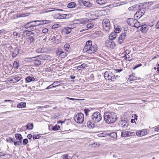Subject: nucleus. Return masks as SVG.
Masks as SVG:
<instances>
[{
  "label": "nucleus",
  "instance_id": "nucleus-62",
  "mask_svg": "<svg viewBox=\"0 0 159 159\" xmlns=\"http://www.w3.org/2000/svg\"><path fill=\"white\" fill-rule=\"evenodd\" d=\"M129 55H128V57L126 56V57L125 58V59L126 60L130 61L131 60L130 59V57H129Z\"/></svg>",
  "mask_w": 159,
  "mask_h": 159
},
{
  "label": "nucleus",
  "instance_id": "nucleus-43",
  "mask_svg": "<svg viewBox=\"0 0 159 159\" xmlns=\"http://www.w3.org/2000/svg\"><path fill=\"white\" fill-rule=\"evenodd\" d=\"M135 135V133L131 131H128L127 137H129Z\"/></svg>",
  "mask_w": 159,
  "mask_h": 159
},
{
  "label": "nucleus",
  "instance_id": "nucleus-55",
  "mask_svg": "<svg viewBox=\"0 0 159 159\" xmlns=\"http://www.w3.org/2000/svg\"><path fill=\"white\" fill-rule=\"evenodd\" d=\"M48 29L47 28H44L42 30V32L43 33L46 34L48 32Z\"/></svg>",
  "mask_w": 159,
  "mask_h": 159
},
{
  "label": "nucleus",
  "instance_id": "nucleus-6",
  "mask_svg": "<svg viewBox=\"0 0 159 159\" xmlns=\"http://www.w3.org/2000/svg\"><path fill=\"white\" fill-rule=\"evenodd\" d=\"M129 123L127 120H121L119 122V126L121 127L122 129H126L127 128Z\"/></svg>",
  "mask_w": 159,
  "mask_h": 159
},
{
  "label": "nucleus",
  "instance_id": "nucleus-49",
  "mask_svg": "<svg viewBox=\"0 0 159 159\" xmlns=\"http://www.w3.org/2000/svg\"><path fill=\"white\" fill-rule=\"evenodd\" d=\"M93 26V23H90L88 24L87 25V27L88 28H91Z\"/></svg>",
  "mask_w": 159,
  "mask_h": 159
},
{
  "label": "nucleus",
  "instance_id": "nucleus-8",
  "mask_svg": "<svg viewBox=\"0 0 159 159\" xmlns=\"http://www.w3.org/2000/svg\"><path fill=\"white\" fill-rule=\"evenodd\" d=\"M92 44V41L89 40L87 41L83 49V52H87V53H88L89 51Z\"/></svg>",
  "mask_w": 159,
  "mask_h": 159
},
{
  "label": "nucleus",
  "instance_id": "nucleus-3",
  "mask_svg": "<svg viewBox=\"0 0 159 159\" xmlns=\"http://www.w3.org/2000/svg\"><path fill=\"white\" fill-rule=\"evenodd\" d=\"M104 119L106 123L111 124L114 123L117 120V117L115 112H108L104 113Z\"/></svg>",
  "mask_w": 159,
  "mask_h": 159
},
{
  "label": "nucleus",
  "instance_id": "nucleus-51",
  "mask_svg": "<svg viewBox=\"0 0 159 159\" xmlns=\"http://www.w3.org/2000/svg\"><path fill=\"white\" fill-rule=\"evenodd\" d=\"M71 16V15L70 14H65V19H68Z\"/></svg>",
  "mask_w": 159,
  "mask_h": 159
},
{
  "label": "nucleus",
  "instance_id": "nucleus-39",
  "mask_svg": "<svg viewBox=\"0 0 159 159\" xmlns=\"http://www.w3.org/2000/svg\"><path fill=\"white\" fill-rule=\"evenodd\" d=\"M110 73H111V72L109 71H106L105 72L104 75V77L106 79H107L110 75Z\"/></svg>",
  "mask_w": 159,
  "mask_h": 159
},
{
  "label": "nucleus",
  "instance_id": "nucleus-24",
  "mask_svg": "<svg viewBox=\"0 0 159 159\" xmlns=\"http://www.w3.org/2000/svg\"><path fill=\"white\" fill-rule=\"evenodd\" d=\"M83 5L84 6L89 8L92 7V4L88 1H84L83 2Z\"/></svg>",
  "mask_w": 159,
  "mask_h": 159
},
{
  "label": "nucleus",
  "instance_id": "nucleus-35",
  "mask_svg": "<svg viewBox=\"0 0 159 159\" xmlns=\"http://www.w3.org/2000/svg\"><path fill=\"white\" fill-rule=\"evenodd\" d=\"M106 0H96V2L99 4L102 5L106 2Z\"/></svg>",
  "mask_w": 159,
  "mask_h": 159
},
{
  "label": "nucleus",
  "instance_id": "nucleus-21",
  "mask_svg": "<svg viewBox=\"0 0 159 159\" xmlns=\"http://www.w3.org/2000/svg\"><path fill=\"white\" fill-rule=\"evenodd\" d=\"M76 6V3L74 2H71L68 4L67 6L68 8H73Z\"/></svg>",
  "mask_w": 159,
  "mask_h": 159
},
{
  "label": "nucleus",
  "instance_id": "nucleus-25",
  "mask_svg": "<svg viewBox=\"0 0 159 159\" xmlns=\"http://www.w3.org/2000/svg\"><path fill=\"white\" fill-rule=\"evenodd\" d=\"M25 79L26 83H29L35 80V78L33 77L28 76Z\"/></svg>",
  "mask_w": 159,
  "mask_h": 159
},
{
  "label": "nucleus",
  "instance_id": "nucleus-2",
  "mask_svg": "<svg viewBox=\"0 0 159 159\" xmlns=\"http://www.w3.org/2000/svg\"><path fill=\"white\" fill-rule=\"evenodd\" d=\"M102 119V116L99 112L96 111L93 112L91 116L90 121L87 122V126L89 127H92L93 124L94 125L99 122Z\"/></svg>",
  "mask_w": 159,
  "mask_h": 159
},
{
  "label": "nucleus",
  "instance_id": "nucleus-11",
  "mask_svg": "<svg viewBox=\"0 0 159 159\" xmlns=\"http://www.w3.org/2000/svg\"><path fill=\"white\" fill-rule=\"evenodd\" d=\"M98 50L97 46L96 44H94L92 45V44L91 46V47L89 50V54H92L95 53Z\"/></svg>",
  "mask_w": 159,
  "mask_h": 159
},
{
  "label": "nucleus",
  "instance_id": "nucleus-31",
  "mask_svg": "<svg viewBox=\"0 0 159 159\" xmlns=\"http://www.w3.org/2000/svg\"><path fill=\"white\" fill-rule=\"evenodd\" d=\"M26 106V103L25 102H21L20 103L18 104L17 107L19 108H24Z\"/></svg>",
  "mask_w": 159,
  "mask_h": 159
},
{
  "label": "nucleus",
  "instance_id": "nucleus-7",
  "mask_svg": "<svg viewBox=\"0 0 159 159\" xmlns=\"http://www.w3.org/2000/svg\"><path fill=\"white\" fill-rule=\"evenodd\" d=\"M144 9L141 7L138 11L134 15V17L136 19H138L141 17L143 15Z\"/></svg>",
  "mask_w": 159,
  "mask_h": 159
},
{
  "label": "nucleus",
  "instance_id": "nucleus-38",
  "mask_svg": "<svg viewBox=\"0 0 159 159\" xmlns=\"http://www.w3.org/2000/svg\"><path fill=\"white\" fill-rule=\"evenodd\" d=\"M87 66V64L86 63H84L81 64L80 66H78L77 68L79 70H80V68H84Z\"/></svg>",
  "mask_w": 159,
  "mask_h": 159
},
{
  "label": "nucleus",
  "instance_id": "nucleus-45",
  "mask_svg": "<svg viewBox=\"0 0 159 159\" xmlns=\"http://www.w3.org/2000/svg\"><path fill=\"white\" fill-rule=\"evenodd\" d=\"M67 55V53L66 52L63 51V50H62V52L61 53V55L60 56L61 57L64 58Z\"/></svg>",
  "mask_w": 159,
  "mask_h": 159
},
{
  "label": "nucleus",
  "instance_id": "nucleus-1",
  "mask_svg": "<svg viewBox=\"0 0 159 159\" xmlns=\"http://www.w3.org/2000/svg\"><path fill=\"white\" fill-rule=\"evenodd\" d=\"M33 21H30L21 27V29L23 31L26 32V34H29L30 32L32 31H35V33L38 34L39 32V30L38 27V25L31 24Z\"/></svg>",
  "mask_w": 159,
  "mask_h": 159
},
{
  "label": "nucleus",
  "instance_id": "nucleus-34",
  "mask_svg": "<svg viewBox=\"0 0 159 159\" xmlns=\"http://www.w3.org/2000/svg\"><path fill=\"white\" fill-rule=\"evenodd\" d=\"M35 38V36H30L28 39L30 41V44L34 42L35 41L34 39Z\"/></svg>",
  "mask_w": 159,
  "mask_h": 159
},
{
  "label": "nucleus",
  "instance_id": "nucleus-41",
  "mask_svg": "<svg viewBox=\"0 0 159 159\" xmlns=\"http://www.w3.org/2000/svg\"><path fill=\"white\" fill-rule=\"evenodd\" d=\"M64 30L65 31L66 34H69L71 31V29L69 28H65L64 29Z\"/></svg>",
  "mask_w": 159,
  "mask_h": 159
},
{
  "label": "nucleus",
  "instance_id": "nucleus-22",
  "mask_svg": "<svg viewBox=\"0 0 159 159\" xmlns=\"http://www.w3.org/2000/svg\"><path fill=\"white\" fill-rule=\"evenodd\" d=\"M21 79L20 77L17 76L13 77V79L11 80L10 81L14 83H16L20 80Z\"/></svg>",
  "mask_w": 159,
  "mask_h": 159
},
{
  "label": "nucleus",
  "instance_id": "nucleus-33",
  "mask_svg": "<svg viewBox=\"0 0 159 159\" xmlns=\"http://www.w3.org/2000/svg\"><path fill=\"white\" fill-rule=\"evenodd\" d=\"M140 26L139 22L136 20V21L134 22V25L133 27L137 28L138 30L139 28V27H140Z\"/></svg>",
  "mask_w": 159,
  "mask_h": 159
},
{
  "label": "nucleus",
  "instance_id": "nucleus-26",
  "mask_svg": "<svg viewBox=\"0 0 159 159\" xmlns=\"http://www.w3.org/2000/svg\"><path fill=\"white\" fill-rule=\"evenodd\" d=\"M64 49L66 52H68L70 50V48L69 43H66L64 46Z\"/></svg>",
  "mask_w": 159,
  "mask_h": 159
},
{
  "label": "nucleus",
  "instance_id": "nucleus-19",
  "mask_svg": "<svg viewBox=\"0 0 159 159\" xmlns=\"http://www.w3.org/2000/svg\"><path fill=\"white\" fill-rule=\"evenodd\" d=\"M39 60H45L48 59V56L46 55L43 54L36 56Z\"/></svg>",
  "mask_w": 159,
  "mask_h": 159
},
{
  "label": "nucleus",
  "instance_id": "nucleus-44",
  "mask_svg": "<svg viewBox=\"0 0 159 159\" xmlns=\"http://www.w3.org/2000/svg\"><path fill=\"white\" fill-rule=\"evenodd\" d=\"M60 128V127L59 125H56L52 127V129L53 130H57L59 129Z\"/></svg>",
  "mask_w": 159,
  "mask_h": 159
},
{
  "label": "nucleus",
  "instance_id": "nucleus-15",
  "mask_svg": "<svg viewBox=\"0 0 159 159\" xmlns=\"http://www.w3.org/2000/svg\"><path fill=\"white\" fill-rule=\"evenodd\" d=\"M137 19H134L132 18H129L127 20V23L130 26L133 27L134 25L135 22Z\"/></svg>",
  "mask_w": 159,
  "mask_h": 159
},
{
  "label": "nucleus",
  "instance_id": "nucleus-50",
  "mask_svg": "<svg viewBox=\"0 0 159 159\" xmlns=\"http://www.w3.org/2000/svg\"><path fill=\"white\" fill-rule=\"evenodd\" d=\"M6 140L7 142H9L10 143L14 142L13 139L11 137H9Z\"/></svg>",
  "mask_w": 159,
  "mask_h": 159
},
{
  "label": "nucleus",
  "instance_id": "nucleus-17",
  "mask_svg": "<svg viewBox=\"0 0 159 159\" xmlns=\"http://www.w3.org/2000/svg\"><path fill=\"white\" fill-rule=\"evenodd\" d=\"M33 22H39L40 23L37 25L38 26L41 25H43L44 24L48 23L50 22V21L49 20H34L33 21Z\"/></svg>",
  "mask_w": 159,
  "mask_h": 159
},
{
  "label": "nucleus",
  "instance_id": "nucleus-30",
  "mask_svg": "<svg viewBox=\"0 0 159 159\" xmlns=\"http://www.w3.org/2000/svg\"><path fill=\"white\" fill-rule=\"evenodd\" d=\"M57 18L58 19H65V14H57Z\"/></svg>",
  "mask_w": 159,
  "mask_h": 159
},
{
  "label": "nucleus",
  "instance_id": "nucleus-57",
  "mask_svg": "<svg viewBox=\"0 0 159 159\" xmlns=\"http://www.w3.org/2000/svg\"><path fill=\"white\" fill-rule=\"evenodd\" d=\"M90 111V110L88 109H85L84 110V113L87 116L88 115V112Z\"/></svg>",
  "mask_w": 159,
  "mask_h": 159
},
{
  "label": "nucleus",
  "instance_id": "nucleus-10",
  "mask_svg": "<svg viewBox=\"0 0 159 159\" xmlns=\"http://www.w3.org/2000/svg\"><path fill=\"white\" fill-rule=\"evenodd\" d=\"M142 7V6L141 5L139 4H136L129 7L128 9L129 11H137Z\"/></svg>",
  "mask_w": 159,
  "mask_h": 159
},
{
  "label": "nucleus",
  "instance_id": "nucleus-4",
  "mask_svg": "<svg viewBox=\"0 0 159 159\" xmlns=\"http://www.w3.org/2000/svg\"><path fill=\"white\" fill-rule=\"evenodd\" d=\"M103 30L106 32H108L110 29V23L108 19L103 20L102 21Z\"/></svg>",
  "mask_w": 159,
  "mask_h": 159
},
{
  "label": "nucleus",
  "instance_id": "nucleus-64",
  "mask_svg": "<svg viewBox=\"0 0 159 159\" xmlns=\"http://www.w3.org/2000/svg\"><path fill=\"white\" fill-rule=\"evenodd\" d=\"M154 130L156 131L159 132L158 127H156L154 129Z\"/></svg>",
  "mask_w": 159,
  "mask_h": 159
},
{
  "label": "nucleus",
  "instance_id": "nucleus-28",
  "mask_svg": "<svg viewBox=\"0 0 159 159\" xmlns=\"http://www.w3.org/2000/svg\"><path fill=\"white\" fill-rule=\"evenodd\" d=\"M116 77L115 75L111 72V73H110V75L107 78V79L109 80L114 81Z\"/></svg>",
  "mask_w": 159,
  "mask_h": 159
},
{
  "label": "nucleus",
  "instance_id": "nucleus-58",
  "mask_svg": "<svg viewBox=\"0 0 159 159\" xmlns=\"http://www.w3.org/2000/svg\"><path fill=\"white\" fill-rule=\"evenodd\" d=\"M142 65V64H139L138 65H137L136 66H135L134 67V69H135L136 68H137L141 66Z\"/></svg>",
  "mask_w": 159,
  "mask_h": 159
},
{
  "label": "nucleus",
  "instance_id": "nucleus-48",
  "mask_svg": "<svg viewBox=\"0 0 159 159\" xmlns=\"http://www.w3.org/2000/svg\"><path fill=\"white\" fill-rule=\"evenodd\" d=\"M57 82H55L53 83L52 84L49 86H48V87H47L46 89H50V88H55V87H56L57 85H55V86H52V87H51V86L53 84H55V83H57Z\"/></svg>",
  "mask_w": 159,
  "mask_h": 159
},
{
  "label": "nucleus",
  "instance_id": "nucleus-56",
  "mask_svg": "<svg viewBox=\"0 0 159 159\" xmlns=\"http://www.w3.org/2000/svg\"><path fill=\"white\" fill-rule=\"evenodd\" d=\"M28 142V140L26 139H23V143L25 144L26 145V144Z\"/></svg>",
  "mask_w": 159,
  "mask_h": 159
},
{
  "label": "nucleus",
  "instance_id": "nucleus-13",
  "mask_svg": "<svg viewBox=\"0 0 159 159\" xmlns=\"http://www.w3.org/2000/svg\"><path fill=\"white\" fill-rule=\"evenodd\" d=\"M126 36V33H124L121 34L119 37L118 43L120 44H121L125 39Z\"/></svg>",
  "mask_w": 159,
  "mask_h": 159
},
{
  "label": "nucleus",
  "instance_id": "nucleus-46",
  "mask_svg": "<svg viewBox=\"0 0 159 159\" xmlns=\"http://www.w3.org/2000/svg\"><path fill=\"white\" fill-rule=\"evenodd\" d=\"M78 20V21H79V20ZM87 19H84L83 20H79V22L78 23V24L80 23L81 24H85V23H86V22L87 21Z\"/></svg>",
  "mask_w": 159,
  "mask_h": 159
},
{
  "label": "nucleus",
  "instance_id": "nucleus-16",
  "mask_svg": "<svg viewBox=\"0 0 159 159\" xmlns=\"http://www.w3.org/2000/svg\"><path fill=\"white\" fill-rule=\"evenodd\" d=\"M136 135L138 136H142L146 135L147 133L146 130L143 129L137 132H136Z\"/></svg>",
  "mask_w": 159,
  "mask_h": 159
},
{
  "label": "nucleus",
  "instance_id": "nucleus-36",
  "mask_svg": "<svg viewBox=\"0 0 159 159\" xmlns=\"http://www.w3.org/2000/svg\"><path fill=\"white\" fill-rule=\"evenodd\" d=\"M13 142L14 143V145L16 146L18 145H21L22 144L21 141L18 140L17 141H14V142Z\"/></svg>",
  "mask_w": 159,
  "mask_h": 159
},
{
  "label": "nucleus",
  "instance_id": "nucleus-52",
  "mask_svg": "<svg viewBox=\"0 0 159 159\" xmlns=\"http://www.w3.org/2000/svg\"><path fill=\"white\" fill-rule=\"evenodd\" d=\"M68 155L67 154H65L63 155L62 157V159H68Z\"/></svg>",
  "mask_w": 159,
  "mask_h": 159
},
{
  "label": "nucleus",
  "instance_id": "nucleus-40",
  "mask_svg": "<svg viewBox=\"0 0 159 159\" xmlns=\"http://www.w3.org/2000/svg\"><path fill=\"white\" fill-rule=\"evenodd\" d=\"M62 50V49L61 48H58L56 51V54L57 55L60 56Z\"/></svg>",
  "mask_w": 159,
  "mask_h": 159
},
{
  "label": "nucleus",
  "instance_id": "nucleus-63",
  "mask_svg": "<svg viewBox=\"0 0 159 159\" xmlns=\"http://www.w3.org/2000/svg\"><path fill=\"white\" fill-rule=\"evenodd\" d=\"M32 135L31 134H29L27 135V137L29 139H30L31 138H32Z\"/></svg>",
  "mask_w": 159,
  "mask_h": 159
},
{
  "label": "nucleus",
  "instance_id": "nucleus-60",
  "mask_svg": "<svg viewBox=\"0 0 159 159\" xmlns=\"http://www.w3.org/2000/svg\"><path fill=\"white\" fill-rule=\"evenodd\" d=\"M33 58V57H27L25 59V61H30V60H31V59Z\"/></svg>",
  "mask_w": 159,
  "mask_h": 159
},
{
  "label": "nucleus",
  "instance_id": "nucleus-14",
  "mask_svg": "<svg viewBox=\"0 0 159 159\" xmlns=\"http://www.w3.org/2000/svg\"><path fill=\"white\" fill-rule=\"evenodd\" d=\"M34 59L33 60V63L35 66H39L41 64V61H40L37 57H33Z\"/></svg>",
  "mask_w": 159,
  "mask_h": 159
},
{
  "label": "nucleus",
  "instance_id": "nucleus-18",
  "mask_svg": "<svg viewBox=\"0 0 159 159\" xmlns=\"http://www.w3.org/2000/svg\"><path fill=\"white\" fill-rule=\"evenodd\" d=\"M19 52V50L17 48H15L13 51L12 52V57L13 58L16 57Z\"/></svg>",
  "mask_w": 159,
  "mask_h": 159
},
{
  "label": "nucleus",
  "instance_id": "nucleus-37",
  "mask_svg": "<svg viewBox=\"0 0 159 159\" xmlns=\"http://www.w3.org/2000/svg\"><path fill=\"white\" fill-rule=\"evenodd\" d=\"M115 30L114 32L116 33L117 34L118 33H119L121 30V29L119 27H118L117 26L114 25V26Z\"/></svg>",
  "mask_w": 159,
  "mask_h": 159
},
{
  "label": "nucleus",
  "instance_id": "nucleus-61",
  "mask_svg": "<svg viewBox=\"0 0 159 159\" xmlns=\"http://www.w3.org/2000/svg\"><path fill=\"white\" fill-rule=\"evenodd\" d=\"M13 34L14 36H17L18 35L19 33L16 32H14L13 33Z\"/></svg>",
  "mask_w": 159,
  "mask_h": 159
},
{
  "label": "nucleus",
  "instance_id": "nucleus-12",
  "mask_svg": "<svg viewBox=\"0 0 159 159\" xmlns=\"http://www.w3.org/2000/svg\"><path fill=\"white\" fill-rule=\"evenodd\" d=\"M148 26L147 25L144 24L140 26L139 28V31H141L142 33H145L148 31Z\"/></svg>",
  "mask_w": 159,
  "mask_h": 159
},
{
  "label": "nucleus",
  "instance_id": "nucleus-59",
  "mask_svg": "<svg viewBox=\"0 0 159 159\" xmlns=\"http://www.w3.org/2000/svg\"><path fill=\"white\" fill-rule=\"evenodd\" d=\"M42 50L41 49L39 48L36 50V52L38 53H41L42 52Z\"/></svg>",
  "mask_w": 159,
  "mask_h": 159
},
{
  "label": "nucleus",
  "instance_id": "nucleus-54",
  "mask_svg": "<svg viewBox=\"0 0 159 159\" xmlns=\"http://www.w3.org/2000/svg\"><path fill=\"white\" fill-rule=\"evenodd\" d=\"M124 53L125 54V56H126L127 55H128L129 53V51L128 50H126L125 51Z\"/></svg>",
  "mask_w": 159,
  "mask_h": 159
},
{
  "label": "nucleus",
  "instance_id": "nucleus-20",
  "mask_svg": "<svg viewBox=\"0 0 159 159\" xmlns=\"http://www.w3.org/2000/svg\"><path fill=\"white\" fill-rule=\"evenodd\" d=\"M27 15L25 14H17L15 15V18H18L21 17H24L26 16H29L30 15V13H26Z\"/></svg>",
  "mask_w": 159,
  "mask_h": 159
},
{
  "label": "nucleus",
  "instance_id": "nucleus-9",
  "mask_svg": "<svg viewBox=\"0 0 159 159\" xmlns=\"http://www.w3.org/2000/svg\"><path fill=\"white\" fill-rule=\"evenodd\" d=\"M105 45L108 48L111 49H113L115 46V43L114 42L110 39L106 41Z\"/></svg>",
  "mask_w": 159,
  "mask_h": 159
},
{
  "label": "nucleus",
  "instance_id": "nucleus-5",
  "mask_svg": "<svg viewBox=\"0 0 159 159\" xmlns=\"http://www.w3.org/2000/svg\"><path fill=\"white\" fill-rule=\"evenodd\" d=\"M84 119V116L83 114L80 113H78L75 116L74 120L75 121L79 124H82L83 122Z\"/></svg>",
  "mask_w": 159,
  "mask_h": 159
},
{
  "label": "nucleus",
  "instance_id": "nucleus-23",
  "mask_svg": "<svg viewBox=\"0 0 159 159\" xmlns=\"http://www.w3.org/2000/svg\"><path fill=\"white\" fill-rule=\"evenodd\" d=\"M117 35V33L115 32L112 33L109 36L110 39L113 40L116 38Z\"/></svg>",
  "mask_w": 159,
  "mask_h": 159
},
{
  "label": "nucleus",
  "instance_id": "nucleus-53",
  "mask_svg": "<svg viewBox=\"0 0 159 159\" xmlns=\"http://www.w3.org/2000/svg\"><path fill=\"white\" fill-rule=\"evenodd\" d=\"M59 26H60V25L59 24H56V25H53L52 26V29H55L56 28L59 27Z\"/></svg>",
  "mask_w": 159,
  "mask_h": 159
},
{
  "label": "nucleus",
  "instance_id": "nucleus-47",
  "mask_svg": "<svg viewBox=\"0 0 159 159\" xmlns=\"http://www.w3.org/2000/svg\"><path fill=\"white\" fill-rule=\"evenodd\" d=\"M129 78L130 80H136V77H135L134 74H133L132 75H130Z\"/></svg>",
  "mask_w": 159,
  "mask_h": 159
},
{
  "label": "nucleus",
  "instance_id": "nucleus-32",
  "mask_svg": "<svg viewBox=\"0 0 159 159\" xmlns=\"http://www.w3.org/2000/svg\"><path fill=\"white\" fill-rule=\"evenodd\" d=\"M19 66V62L18 61H15L13 63V66L14 68L17 69Z\"/></svg>",
  "mask_w": 159,
  "mask_h": 159
},
{
  "label": "nucleus",
  "instance_id": "nucleus-42",
  "mask_svg": "<svg viewBox=\"0 0 159 159\" xmlns=\"http://www.w3.org/2000/svg\"><path fill=\"white\" fill-rule=\"evenodd\" d=\"M128 131H123L121 133V136L122 137H127Z\"/></svg>",
  "mask_w": 159,
  "mask_h": 159
},
{
  "label": "nucleus",
  "instance_id": "nucleus-27",
  "mask_svg": "<svg viewBox=\"0 0 159 159\" xmlns=\"http://www.w3.org/2000/svg\"><path fill=\"white\" fill-rule=\"evenodd\" d=\"M15 137L16 139L18 140L19 141H21L23 139L21 134H16L15 135Z\"/></svg>",
  "mask_w": 159,
  "mask_h": 159
},
{
  "label": "nucleus",
  "instance_id": "nucleus-29",
  "mask_svg": "<svg viewBox=\"0 0 159 159\" xmlns=\"http://www.w3.org/2000/svg\"><path fill=\"white\" fill-rule=\"evenodd\" d=\"M33 124L32 123H29L26 126L27 129L31 130L33 129Z\"/></svg>",
  "mask_w": 159,
  "mask_h": 159
}]
</instances>
